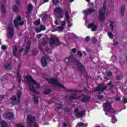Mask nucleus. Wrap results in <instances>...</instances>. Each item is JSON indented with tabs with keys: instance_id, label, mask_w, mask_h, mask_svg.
Returning a JSON list of instances; mask_svg holds the SVG:
<instances>
[{
	"instance_id": "1",
	"label": "nucleus",
	"mask_w": 127,
	"mask_h": 127,
	"mask_svg": "<svg viewBox=\"0 0 127 127\" xmlns=\"http://www.w3.org/2000/svg\"><path fill=\"white\" fill-rule=\"evenodd\" d=\"M65 63H67V66H72L74 64V63H77V69L78 71H80L81 73H84V72L86 71V68L85 66L83 65V64L80 62V61L77 60L74 57L73 55H70L67 58L65 59Z\"/></svg>"
},
{
	"instance_id": "2",
	"label": "nucleus",
	"mask_w": 127,
	"mask_h": 127,
	"mask_svg": "<svg viewBox=\"0 0 127 127\" xmlns=\"http://www.w3.org/2000/svg\"><path fill=\"white\" fill-rule=\"evenodd\" d=\"M107 2L104 1L103 2V6L101 9L99 10V21H104L106 18L105 17V14L106 12V4Z\"/></svg>"
},
{
	"instance_id": "3",
	"label": "nucleus",
	"mask_w": 127,
	"mask_h": 127,
	"mask_svg": "<svg viewBox=\"0 0 127 127\" xmlns=\"http://www.w3.org/2000/svg\"><path fill=\"white\" fill-rule=\"evenodd\" d=\"M27 124L28 127H38L37 123H35V117L34 116H27Z\"/></svg>"
},
{
	"instance_id": "4",
	"label": "nucleus",
	"mask_w": 127,
	"mask_h": 127,
	"mask_svg": "<svg viewBox=\"0 0 127 127\" xmlns=\"http://www.w3.org/2000/svg\"><path fill=\"white\" fill-rule=\"evenodd\" d=\"M48 81L50 84L54 85V86H56L57 87H59V88H61L62 89H65V86L61 84V83L58 82V80L56 78H50L48 79Z\"/></svg>"
},
{
	"instance_id": "5",
	"label": "nucleus",
	"mask_w": 127,
	"mask_h": 127,
	"mask_svg": "<svg viewBox=\"0 0 127 127\" xmlns=\"http://www.w3.org/2000/svg\"><path fill=\"white\" fill-rule=\"evenodd\" d=\"M108 89V86L103 84H99V85L94 88V92H98V94H102L104 91Z\"/></svg>"
},
{
	"instance_id": "6",
	"label": "nucleus",
	"mask_w": 127,
	"mask_h": 127,
	"mask_svg": "<svg viewBox=\"0 0 127 127\" xmlns=\"http://www.w3.org/2000/svg\"><path fill=\"white\" fill-rule=\"evenodd\" d=\"M26 79L28 83H33V85H35L38 89H39V88H40V84L38 82L35 81V80L33 79V78L31 76V75H27L26 77Z\"/></svg>"
},
{
	"instance_id": "7",
	"label": "nucleus",
	"mask_w": 127,
	"mask_h": 127,
	"mask_svg": "<svg viewBox=\"0 0 127 127\" xmlns=\"http://www.w3.org/2000/svg\"><path fill=\"white\" fill-rule=\"evenodd\" d=\"M60 43L59 38L57 37H51L50 41V45H55V46H58Z\"/></svg>"
},
{
	"instance_id": "8",
	"label": "nucleus",
	"mask_w": 127,
	"mask_h": 127,
	"mask_svg": "<svg viewBox=\"0 0 127 127\" xmlns=\"http://www.w3.org/2000/svg\"><path fill=\"white\" fill-rule=\"evenodd\" d=\"M7 29L8 31V34L10 38H12V36H13V34H14V30L13 28V25L11 24H9L7 26Z\"/></svg>"
},
{
	"instance_id": "9",
	"label": "nucleus",
	"mask_w": 127,
	"mask_h": 127,
	"mask_svg": "<svg viewBox=\"0 0 127 127\" xmlns=\"http://www.w3.org/2000/svg\"><path fill=\"white\" fill-rule=\"evenodd\" d=\"M3 117L5 118V119H8L9 121H12L14 120V114L13 113H4L3 115Z\"/></svg>"
},
{
	"instance_id": "10",
	"label": "nucleus",
	"mask_w": 127,
	"mask_h": 127,
	"mask_svg": "<svg viewBox=\"0 0 127 127\" xmlns=\"http://www.w3.org/2000/svg\"><path fill=\"white\" fill-rule=\"evenodd\" d=\"M54 12L56 13H58L59 18H63V9H61L60 7H57L55 9Z\"/></svg>"
},
{
	"instance_id": "11",
	"label": "nucleus",
	"mask_w": 127,
	"mask_h": 127,
	"mask_svg": "<svg viewBox=\"0 0 127 127\" xmlns=\"http://www.w3.org/2000/svg\"><path fill=\"white\" fill-rule=\"evenodd\" d=\"M20 67H21V65L19 64L18 65V68L17 70V78L18 80V85L19 86L21 82V77L20 76V75L19 74L20 73Z\"/></svg>"
},
{
	"instance_id": "12",
	"label": "nucleus",
	"mask_w": 127,
	"mask_h": 127,
	"mask_svg": "<svg viewBox=\"0 0 127 127\" xmlns=\"http://www.w3.org/2000/svg\"><path fill=\"white\" fill-rule=\"evenodd\" d=\"M82 99L81 100V101L82 103H88V102H89L91 97L89 95H85V94H82Z\"/></svg>"
},
{
	"instance_id": "13",
	"label": "nucleus",
	"mask_w": 127,
	"mask_h": 127,
	"mask_svg": "<svg viewBox=\"0 0 127 127\" xmlns=\"http://www.w3.org/2000/svg\"><path fill=\"white\" fill-rule=\"evenodd\" d=\"M74 111L75 117H82L84 116V115H85V113L84 112V111H81L79 112V109L78 108L75 109Z\"/></svg>"
},
{
	"instance_id": "14",
	"label": "nucleus",
	"mask_w": 127,
	"mask_h": 127,
	"mask_svg": "<svg viewBox=\"0 0 127 127\" xmlns=\"http://www.w3.org/2000/svg\"><path fill=\"white\" fill-rule=\"evenodd\" d=\"M30 46H31V42L28 41L27 42L26 48L24 51L25 55H27V54H28V53L29 52V50H30Z\"/></svg>"
},
{
	"instance_id": "15",
	"label": "nucleus",
	"mask_w": 127,
	"mask_h": 127,
	"mask_svg": "<svg viewBox=\"0 0 127 127\" xmlns=\"http://www.w3.org/2000/svg\"><path fill=\"white\" fill-rule=\"evenodd\" d=\"M96 11V9L90 8L88 10H85L83 11V13L85 15H89V14H91L92 12H95Z\"/></svg>"
},
{
	"instance_id": "16",
	"label": "nucleus",
	"mask_w": 127,
	"mask_h": 127,
	"mask_svg": "<svg viewBox=\"0 0 127 127\" xmlns=\"http://www.w3.org/2000/svg\"><path fill=\"white\" fill-rule=\"evenodd\" d=\"M104 105H105V109L107 112V113H109L111 112V110H112V105L110 103H104Z\"/></svg>"
},
{
	"instance_id": "17",
	"label": "nucleus",
	"mask_w": 127,
	"mask_h": 127,
	"mask_svg": "<svg viewBox=\"0 0 127 127\" xmlns=\"http://www.w3.org/2000/svg\"><path fill=\"white\" fill-rule=\"evenodd\" d=\"M29 90L30 92H32L33 93H35L37 95H39V92L37 91V90H35V88L33 86V84H30L29 85Z\"/></svg>"
},
{
	"instance_id": "18",
	"label": "nucleus",
	"mask_w": 127,
	"mask_h": 127,
	"mask_svg": "<svg viewBox=\"0 0 127 127\" xmlns=\"http://www.w3.org/2000/svg\"><path fill=\"white\" fill-rule=\"evenodd\" d=\"M97 27V25H95L94 23L89 24L88 25V28H91L92 31H96Z\"/></svg>"
},
{
	"instance_id": "19",
	"label": "nucleus",
	"mask_w": 127,
	"mask_h": 127,
	"mask_svg": "<svg viewBox=\"0 0 127 127\" xmlns=\"http://www.w3.org/2000/svg\"><path fill=\"white\" fill-rule=\"evenodd\" d=\"M41 64L43 67L47 66V58L43 57L41 59Z\"/></svg>"
},
{
	"instance_id": "20",
	"label": "nucleus",
	"mask_w": 127,
	"mask_h": 127,
	"mask_svg": "<svg viewBox=\"0 0 127 127\" xmlns=\"http://www.w3.org/2000/svg\"><path fill=\"white\" fill-rule=\"evenodd\" d=\"M21 95H22V92L21 90L18 91L17 92V99L18 104L20 103V98H21Z\"/></svg>"
},
{
	"instance_id": "21",
	"label": "nucleus",
	"mask_w": 127,
	"mask_h": 127,
	"mask_svg": "<svg viewBox=\"0 0 127 127\" xmlns=\"http://www.w3.org/2000/svg\"><path fill=\"white\" fill-rule=\"evenodd\" d=\"M76 94H73L72 95H70L69 97V101H71V100H78V99H80V96H76Z\"/></svg>"
},
{
	"instance_id": "22",
	"label": "nucleus",
	"mask_w": 127,
	"mask_h": 127,
	"mask_svg": "<svg viewBox=\"0 0 127 127\" xmlns=\"http://www.w3.org/2000/svg\"><path fill=\"white\" fill-rule=\"evenodd\" d=\"M65 17L67 21V22H70V16H69V13H68V11L65 10Z\"/></svg>"
},
{
	"instance_id": "23",
	"label": "nucleus",
	"mask_w": 127,
	"mask_h": 127,
	"mask_svg": "<svg viewBox=\"0 0 127 127\" xmlns=\"http://www.w3.org/2000/svg\"><path fill=\"white\" fill-rule=\"evenodd\" d=\"M12 9L13 12H15L16 13L19 12V9L18 8V7L16 6V5H13V7H12Z\"/></svg>"
},
{
	"instance_id": "24",
	"label": "nucleus",
	"mask_w": 127,
	"mask_h": 127,
	"mask_svg": "<svg viewBox=\"0 0 127 127\" xmlns=\"http://www.w3.org/2000/svg\"><path fill=\"white\" fill-rule=\"evenodd\" d=\"M126 10V6L123 5L121 8V13L122 16L125 15V11Z\"/></svg>"
},
{
	"instance_id": "25",
	"label": "nucleus",
	"mask_w": 127,
	"mask_h": 127,
	"mask_svg": "<svg viewBox=\"0 0 127 127\" xmlns=\"http://www.w3.org/2000/svg\"><path fill=\"white\" fill-rule=\"evenodd\" d=\"M32 11V4L31 3L28 4L27 12H31Z\"/></svg>"
},
{
	"instance_id": "26",
	"label": "nucleus",
	"mask_w": 127,
	"mask_h": 127,
	"mask_svg": "<svg viewBox=\"0 0 127 127\" xmlns=\"http://www.w3.org/2000/svg\"><path fill=\"white\" fill-rule=\"evenodd\" d=\"M33 99L34 100V104H35V105H37V104H38V97L34 95L33 96Z\"/></svg>"
},
{
	"instance_id": "27",
	"label": "nucleus",
	"mask_w": 127,
	"mask_h": 127,
	"mask_svg": "<svg viewBox=\"0 0 127 127\" xmlns=\"http://www.w3.org/2000/svg\"><path fill=\"white\" fill-rule=\"evenodd\" d=\"M66 92H72V93H81V92H82V90L69 89V90H67Z\"/></svg>"
},
{
	"instance_id": "28",
	"label": "nucleus",
	"mask_w": 127,
	"mask_h": 127,
	"mask_svg": "<svg viewBox=\"0 0 127 127\" xmlns=\"http://www.w3.org/2000/svg\"><path fill=\"white\" fill-rule=\"evenodd\" d=\"M17 54V46H15L13 50V56H16Z\"/></svg>"
},
{
	"instance_id": "29",
	"label": "nucleus",
	"mask_w": 127,
	"mask_h": 127,
	"mask_svg": "<svg viewBox=\"0 0 127 127\" xmlns=\"http://www.w3.org/2000/svg\"><path fill=\"white\" fill-rule=\"evenodd\" d=\"M114 24H115V22L113 21H111L110 22V26L112 30H114V29H115V26L114 25Z\"/></svg>"
},
{
	"instance_id": "30",
	"label": "nucleus",
	"mask_w": 127,
	"mask_h": 127,
	"mask_svg": "<svg viewBox=\"0 0 127 127\" xmlns=\"http://www.w3.org/2000/svg\"><path fill=\"white\" fill-rule=\"evenodd\" d=\"M0 9L2 11V13L5 14V7H4V4H2L0 7Z\"/></svg>"
},
{
	"instance_id": "31",
	"label": "nucleus",
	"mask_w": 127,
	"mask_h": 127,
	"mask_svg": "<svg viewBox=\"0 0 127 127\" xmlns=\"http://www.w3.org/2000/svg\"><path fill=\"white\" fill-rule=\"evenodd\" d=\"M14 25L15 27H18V25H19V23H18V21L17 20H14Z\"/></svg>"
},
{
	"instance_id": "32",
	"label": "nucleus",
	"mask_w": 127,
	"mask_h": 127,
	"mask_svg": "<svg viewBox=\"0 0 127 127\" xmlns=\"http://www.w3.org/2000/svg\"><path fill=\"white\" fill-rule=\"evenodd\" d=\"M62 110H64V112H66V113H69L70 111H71V109L69 108H65V107H63L62 108Z\"/></svg>"
},
{
	"instance_id": "33",
	"label": "nucleus",
	"mask_w": 127,
	"mask_h": 127,
	"mask_svg": "<svg viewBox=\"0 0 127 127\" xmlns=\"http://www.w3.org/2000/svg\"><path fill=\"white\" fill-rule=\"evenodd\" d=\"M51 93V90L50 89H47V90L43 92L44 95H49Z\"/></svg>"
},
{
	"instance_id": "34",
	"label": "nucleus",
	"mask_w": 127,
	"mask_h": 127,
	"mask_svg": "<svg viewBox=\"0 0 127 127\" xmlns=\"http://www.w3.org/2000/svg\"><path fill=\"white\" fill-rule=\"evenodd\" d=\"M4 68L6 70H10V64H7L4 65Z\"/></svg>"
},
{
	"instance_id": "35",
	"label": "nucleus",
	"mask_w": 127,
	"mask_h": 127,
	"mask_svg": "<svg viewBox=\"0 0 127 127\" xmlns=\"http://www.w3.org/2000/svg\"><path fill=\"white\" fill-rule=\"evenodd\" d=\"M112 84V82L110 81V82H109L107 84V86H110L111 89H114V88H115V85H114V84Z\"/></svg>"
},
{
	"instance_id": "36",
	"label": "nucleus",
	"mask_w": 127,
	"mask_h": 127,
	"mask_svg": "<svg viewBox=\"0 0 127 127\" xmlns=\"http://www.w3.org/2000/svg\"><path fill=\"white\" fill-rule=\"evenodd\" d=\"M17 104H19L18 103V100L16 101H12L11 103V107H13V106H15V105H17Z\"/></svg>"
},
{
	"instance_id": "37",
	"label": "nucleus",
	"mask_w": 127,
	"mask_h": 127,
	"mask_svg": "<svg viewBox=\"0 0 127 127\" xmlns=\"http://www.w3.org/2000/svg\"><path fill=\"white\" fill-rule=\"evenodd\" d=\"M35 25H39L40 24V19H38L35 21L34 23Z\"/></svg>"
},
{
	"instance_id": "38",
	"label": "nucleus",
	"mask_w": 127,
	"mask_h": 127,
	"mask_svg": "<svg viewBox=\"0 0 127 127\" xmlns=\"http://www.w3.org/2000/svg\"><path fill=\"white\" fill-rule=\"evenodd\" d=\"M41 30L42 31H44V30H46V27H45V26H44V25H41L40 27Z\"/></svg>"
},
{
	"instance_id": "39",
	"label": "nucleus",
	"mask_w": 127,
	"mask_h": 127,
	"mask_svg": "<svg viewBox=\"0 0 127 127\" xmlns=\"http://www.w3.org/2000/svg\"><path fill=\"white\" fill-rule=\"evenodd\" d=\"M48 16H49L48 15H46V14L43 15L42 17L43 20H44V21L46 20V19H47V18H48Z\"/></svg>"
},
{
	"instance_id": "40",
	"label": "nucleus",
	"mask_w": 127,
	"mask_h": 127,
	"mask_svg": "<svg viewBox=\"0 0 127 127\" xmlns=\"http://www.w3.org/2000/svg\"><path fill=\"white\" fill-rule=\"evenodd\" d=\"M108 36L110 37V38H114V35H113V33H112V32H108Z\"/></svg>"
},
{
	"instance_id": "41",
	"label": "nucleus",
	"mask_w": 127,
	"mask_h": 127,
	"mask_svg": "<svg viewBox=\"0 0 127 127\" xmlns=\"http://www.w3.org/2000/svg\"><path fill=\"white\" fill-rule=\"evenodd\" d=\"M35 31H36V32H37V33H39V32H41L42 31H41V29H40V28L37 27L35 29Z\"/></svg>"
},
{
	"instance_id": "42",
	"label": "nucleus",
	"mask_w": 127,
	"mask_h": 127,
	"mask_svg": "<svg viewBox=\"0 0 127 127\" xmlns=\"http://www.w3.org/2000/svg\"><path fill=\"white\" fill-rule=\"evenodd\" d=\"M10 99L11 101H17V98H16V97H15V96H12V97H11Z\"/></svg>"
},
{
	"instance_id": "43",
	"label": "nucleus",
	"mask_w": 127,
	"mask_h": 127,
	"mask_svg": "<svg viewBox=\"0 0 127 127\" xmlns=\"http://www.w3.org/2000/svg\"><path fill=\"white\" fill-rule=\"evenodd\" d=\"M77 54L78 55V56H79V57H82V56H83V53H82V52L80 51L77 52Z\"/></svg>"
},
{
	"instance_id": "44",
	"label": "nucleus",
	"mask_w": 127,
	"mask_h": 127,
	"mask_svg": "<svg viewBox=\"0 0 127 127\" xmlns=\"http://www.w3.org/2000/svg\"><path fill=\"white\" fill-rule=\"evenodd\" d=\"M30 13H31V12H26V14L27 15L26 18H27V19H29V17H30Z\"/></svg>"
},
{
	"instance_id": "45",
	"label": "nucleus",
	"mask_w": 127,
	"mask_h": 127,
	"mask_svg": "<svg viewBox=\"0 0 127 127\" xmlns=\"http://www.w3.org/2000/svg\"><path fill=\"white\" fill-rule=\"evenodd\" d=\"M103 98H104V96L102 95H98L97 96V99H98V100H102V99H103Z\"/></svg>"
},
{
	"instance_id": "46",
	"label": "nucleus",
	"mask_w": 127,
	"mask_h": 127,
	"mask_svg": "<svg viewBox=\"0 0 127 127\" xmlns=\"http://www.w3.org/2000/svg\"><path fill=\"white\" fill-rule=\"evenodd\" d=\"M77 126L78 127H84V123L83 122H79L78 123Z\"/></svg>"
},
{
	"instance_id": "47",
	"label": "nucleus",
	"mask_w": 127,
	"mask_h": 127,
	"mask_svg": "<svg viewBox=\"0 0 127 127\" xmlns=\"http://www.w3.org/2000/svg\"><path fill=\"white\" fill-rule=\"evenodd\" d=\"M62 26H63V27L66 26V21H63L62 23Z\"/></svg>"
},
{
	"instance_id": "48",
	"label": "nucleus",
	"mask_w": 127,
	"mask_h": 127,
	"mask_svg": "<svg viewBox=\"0 0 127 127\" xmlns=\"http://www.w3.org/2000/svg\"><path fill=\"white\" fill-rule=\"evenodd\" d=\"M59 1V0H53V3L54 4H57Z\"/></svg>"
},
{
	"instance_id": "49",
	"label": "nucleus",
	"mask_w": 127,
	"mask_h": 127,
	"mask_svg": "<svg viewBox=\"0 0 127 127\" xmlns=\"http://www.w3.org/2000/svg\"><path fill=\"white\" fill-rule=\"evenodd\" d=\"M58 29L59 31L63 30L64 29V28L62 26H60L58 27Z\"/></svg>"
},
{
	"instance_id": "50",
	"label": "nucleus",
	"mask_w": 127,
	"mask_h": 127,
	"mask_svg": "<svg viewBox=\"0 0 127 127\" xmlns=\"http://www.w3.org/2000/svg\"><path fill=\"white\" fill-rule=\"evenodd\" d=\"M7 49V48L6 47V46H5V45H3L1 46L2 50H6Z\"/></svg>"
},
{
	"instance_id": "51",
	"label": "nucleus",
	"mask_w": 127,
	"mask_h": 127,
	"mask_svg": "<svg viewBox=\"0 0 127 127\" xmlns=\"http://www.w3.org/2000/svg\"><path fill=\"white\" fill-rule=\"evenodd\" d=\"M112 75H113V73L112 72V71H109L108 72H107V76H108L109 77H111Z\"/></svg>"
},
{
	"instance_id": "52",
	"label": "nucleus",
	"mask_w": 127,
	"mask_h": 127,
	"mask_svg": "<svg viewBox=\"0 0 127 127\" xmlns=\"http://www.w3.org/2000/svg\"><path fill=\"white\" fill-rule=\"evenodd\" d=\"M90 37L87 36L85 38V41H86V42H89V41H90Z\"/></svg>"
},
{
	"instance_id": "53",
	"label": "nucleus",
	"mask_w": 127,
	"mask_h": 127,
	"mask_svg": "<svg viewBox=\"0 0 127 127\" xmlns=\"http://www.w3.org/2000/svg\"><path fill=\"white\" fill-rule=\"evenodd\" d=\"M16 127H24V126H23V125H21V124L20 123L16 125Z\"/></svg>"
},
{
	"instance_id": "54",
	"label": "nucleus",
	"mask_w": 127,
	"mask_h": 127,
	"mask_svg": "<svg viewBox=\"0 0 127 127\" xmlns=\"http://www.w3.org/2000/svg\"><path fill=\"white\" fill-rule=\"evenodd\" d=\"M71 51H72V53H74V54H75L77 52V50L75 48L72 49Z\"/></svg>"
},
{
	"instance_id": "55",
	"label": "nucleus",
	"mask_w": 127,
	"mask_h": 127,
	"mask_svg": "<svg viewBox=\"0 0 127 127\" xmlns=\"http://www.w3.org/2000/svg\"><path fill=\"white\" fill-rule=\"evenodd\" d=\"M21 17L20 16H18L17 17V20L18 21H21Z\"/></svg>"
},
{
	"instance_id": "56",
	"label": "nucleus",
	"mask_w": 127,
	"mask_h": 127,
	"mask_svg": "<svg viewBox=\"0 0 127 127\" xmlns=\"http://www.w3.org/2000/svg\"><path fill=\"white\" fill-rule=\"evenodd\" d=\"M38 54V51H33L32 52V54L33 55H37V54Z\"/></svg>"
},
{
	"instance_id": "57",
	"label": "nucleus",
	"mask_w": 127,
	"mask_h": 127,
	"mask_svg": "<svg viewBox=\"0 0 127 127\" xmlns=\"http://www.w3.org/2000/svg\"><path fill=\"white\" fill-rule=\"evenodd\" d=\"M92 41H93V42H94V43H96V42H97V39L95 37H93Z\"/></svg>"
},
{
	"instance_id": "58",
	"label": "nucleus",
	"mask_w": 127,
	"mask_h": 127,
	"mask_svg": "<svg viewBox=\"0 0 127 127\" xmlns=\"http://www.w3.org/2000/svg\"><path fill=\"white\" fill-rule=\"evenodd\" d=\"M123 103L124 104H127V98H123Z\"/></svg>"
},
{
	"instance_id": "59",
	"label": "nucleus",
	"mask_w": 127,
	"mask_h": 127,
	"mask_svg": "<svg viewBox=\"0 0 127 127\" xmlns=\"http://www.w3.org/2000/svg\"><path fill=\"white\" fill-rule=\"evenodd\" d=\"M16 4H17L18 5H20V0H16Z\"/></svg>"
},
{
	"instance_id": "60",
	"label": "nucleus",
	"mask_w": 127,
	"mask_h": 127,
	"mask_svg": "<svg viewBox=\"0 0 127 127\" xmlns=\"http://www.w3.org/2000/svg\"><path fill=\"white\" fill-rule=\"evenodd\" d=\"M62 106L60 105V106H58V107H56V109H58V110H60V109H61L62 110Z\"/></svg>"
},
{
	"instance_id": "61",
	"label": "nucleus",
	"mask_w": 127,
	"mask_h": 127,
	"mask_svg": "<svg viewBox=\"0 0 127 127\" xmlns=\"http://www.w3.org/2000/svg\"><path fill=\"white\" fill-rule=\"evenodd\" d=\"M116 79H117V80L118 81L121 80V78H120V75H117L116 76Z\"/></svg>"
},
{
	"instance_id": "62",
	"label": "nucleus",
	"mask_w": 127,
	"mask_h": 127,
	"mask_svg": "<svg viewBox=\"0 0 127 127\" xmlns=\"http://www.w3.org/2000/svg\"><path fill=\"white\" fill-rule=\"evenodd\" d=\"M115 101H121V97H116V98L115 99Z\"/></svg>"
},
{
	"instance_id": "63",
	"label": "nucleus",
	"mask_w": 127,
	"mask_h": 127,
	"mask_svg": "<svg viewBox=\"0 0 127 127\" xmlns=\"http://www.w3.org/2000/svg\"><path fill=\"white\" fill-rule=\"evenodd\" d=\"M23 24H24V22H23V21L20 22L19 23V25L22 26V25H23Z\"/></svg>"
},
{
	"instance_id": "64",
	"label": "nucleus",
	"mask_w": 127,
	"mask_h": 127,
	"mask_svg": "<svg viewBox=\"0 0 127 127\" xmlns=\"http://www.w3.org/2000/svg\"><path fill=\"white\" fill-rule=\"evenodd\" d=\"M37 37L38 38H40L41 37H42V34H38L37 35Z\"/></svg>"
}]
</instances>
